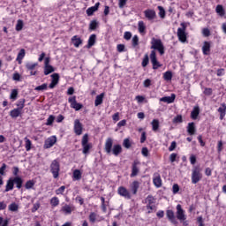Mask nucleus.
<instances>
[{"label": "nucleus", "instance_id": "obj_4", "mask_svg": "<svg viewBox=\"0 0 226 226\" xmlns=\"http://www.w3.org/2000/svg\"><path fill=\"white\" fill-rule=\"evenodd\" d=\"M176 216L177 220H179L180 223H182L184 226H188L189 222L186 221V215L185 214V210L183 209V207L181 205H177V212Z\"/></svg>", "mask_w": 226, "mask_h": 226}, {"label": "nucleus", "instance_id": "obj_11", "mask_svg": "<svg viewBox=\"0 0 226 226\" xmlns=\"http://www.w3.org/2000/svg\"><path fill=\"white\" fill-rule=\"evenodd\" d=\"M117 193L120 197H124V199H127L129 200L132 199V192H130V191L124 186L118 187Z\"/></svg>", "mask_w": 226, "mask_h": 226}, {"label": "nucleus", "instance_id": "obj_6", "mask_svg": "<svg viewBox=\"0 0 226 226\" xmlns=\"http://www.w3.org/2000/svg\"><path fill=\"white\" fill-rule=\"evenodd\" d=\"M49 169L54 179H57V177H59V171L61 170V164H59V161L53 160Z\"/></svg>", "mask_w": 226, "mask_h": 226}, {"label": "nucleus", "instance_id": "obj_36", "mask_svg": "<svg viewBox=\"0 0 226 226\" xmlns=\"http://www.w3.org/2000/svg\"><path fill=\"white\" fill-rule=\"evenodd\" d=\"M73 177L76 181H79V179H82V172L79 170H75L73 171Z\"/></svg>", "mask_w": 226, "mask_h": 226}, {"label": "nucleus", "instance_id": "obj_40", "mask_svg": "<svg viewBox=\"0 0 226 226\" xmlns=\"http://www.w3.org/2000/svg\"><path fill=\"white\" fill-rule=\"evenodd\" d=\"M50 205H51L53 207H57V206H59V198H57V197H53V198L50 200Z\"/></svg>", "mask_w": 226, "mask_h": 226}, {"label": "nucleus", "instance_id": "obj_12", "mask_svg": "<svg viewBox=\"0 0 226 226\" xmlns=\"http://www.w3.org/2000/svg\"><path fill=\"white\" fill-rule=\"evenodd\" d=\"M56 142H57V137L51 136L48 138L44 143L45 149H50V147H52L56 144Z\"/></svg>", "mask_w": 226, "mask_h": 226}, {"label": "nucleus", "instance_id": "obj_27", "mask_svg": "<svg viewBox=\"0 0 226 226\" xmlns=\"http://www.w3.org/2000/svg\"><path fill=\"white\" fill-rule=\"evenodd\" d=\"M99 7H100V3H96L94 6H92L87 10V15H88V17H91V15H93L94 11H98Z\"/></svg>", "mask_w": 226, "mask_h": 226}, {"label": "nucleus", "instance_id": "obj_15", "mask_svg": "<svg viewBox=\"0 0 226 226\" xmlns=\"http://www.w3.org/2000/svg\"><path fill=\"white\" fill-rule=\"evenodd\" d=\"M84 130V127L82 125V123H80V120L76 119L74 121V133L77 135H80Z\"/></svg>", "mask_w": 226, "mask_h": 226}, {"label": "nucleus", "instance_id": "obj_60", "mask_svg": "<svg viewBox=\"0 0 226 226\" xmlns=\"http://www.w3.org/2000/svg\"><path fill=\"white\" fill-rule=\"evenodd\" d=\"M141 154H143L145 157L149 156V150L147 147H143L141 150Z\"/></svg>", "mask_w": 226, "mask_h": 226}, {"label": "nucleus", "instance_id": "obj_38", "mask_svg": "<svg viewBox=\"0 0 226 226\" xmlns=\"http://www.w3.org/2000/svg\"><path fill=\"white\" fill-rule=\"evenodd\" d=\"M155 199L154 197L148 195L146 199H145V204L147 205H153L155 202Z\"/></svg>", "mask_w": 226, "mask_h": 226}, {"label": "nucleus", "instance_id": "obj_10", "mask_svg": "<svg viewBox=\"0 0 226 226\" xmlns=\"http://www.w3.org/2000/svg\"><path fill=\"white\" fill-rule=\"evenodd\" d=\"M150 60L152 63L153 70H158V68H162V64L156 58V51L152 50L150 53Z\"/></svg>", "mask_w": 226, "mask_h": 226}, {"label": "nucleus", "instance_id": "obj_54", "mask_svg": "<svg viewBox=\"0 0 226 226\" xmlns=\"http://www.w3.org/2000/svg\"><path fill=\"white\" fill-rule=\"evenodd\" d=\"M128 0H118V8L123 9L126 6Z\"/></svg>", "mask_w": 226, "mask_h": 226}, {"label": "nucleus", "instance_id": "obj_22", "mask_svg": "<svg viewBox=\"0 0 226 226\" xmlns=\"http://www.w3.org/2000/svg\"><path fill=\"white\" fill-rule=\"evenodd\" d=\"M71 41L74 45V47H76V49H79L80 45H82V39H80V37H79L78 35L72 36Z\"/></svg>", "mask_w": 226, "mask_h": 226}, {"label": "nucleus", "instance_id": "obj_56", "mask_svg": "<svg viewBox=\"0 0 226 226\" xmlns=\"http://www.w3.org/2000/svg\"><path fill=\"white\" fill-rule=\"evenodd\" d=\"M17 96H19L17 89L12 90L11 93V100H17Z\"/></svg>", "mask_w": 226, "mask_h": 226}, {"label": "nucleus", "instance_id": "obj_5", "mask_svg": "<svg viewBox=\"0 0 226 226\" xmlns=\"http://www.w3.org/2000/svg\"><path fill=\"white\" fill-rule=\"evenodd\" d=\"M182 27L177 28V36L181 43L188 41V34H186V25L181 23Z\"/></svg>", "mask_w": 226, "mask_h": 226}, {"label": "nucleus", "instance_id": "obj_26", "mask_svg": "<svg viewBox=\"0 0 226 226\" xmlns=\"http://www.w3.org/2000/svg\"><path fill=\"white\" fill-rule=\"evenodd\" d=\"M10 116L11 117H12V119H17V117H19V116H22V111L20 109H19L18 108L11 110L10 112Z\"/></svg>", "mask_w": 226, "mask_h": 226}, {"label": "nucleus", "instance_id": "obj_14", "mask_svg": "<svg viewBox=\"0 0 226 226\" xmlns=\"http://www.w3.org/2000/svg\"><path fill=\"white\" fill-rule=\"evenodd\" d=\"M69 103L71 104L72 109H74L75 110H80L83 107L82 104L77 102V97L75 96L69 98Z\"/></svg>", "mask_w": 226, "mask_h": 226}, {"label": "nucleus", "instance_id": "obj_9", "mask_svg": "<svg viewBox=\"0 0 226 226\" xmlns=\"http://www.w3.org/2000/svg\"><path fill=\"white\" fill-rule=\"evenodd\" d=\"M56 69L52 65H50V57L47 56L44 58V75H50V73H54Z\"/></svg>", "mask_w": 226, "mask_h": 226}, {"label": "nucleus", "instance_id": "obj_29", "mask_svg": "<svg viewBox=\"0 0 226 226\" xmlns=\"http://www.w3.org/2000/svg\"><path fill=\"white\" fill-rule=\"evenodd\" d=\"M138 30L140 34H146V24H144V21H139Z\"/></svg>", "mask_w": 226, "mask_h": 226}, {"label": "nucleus", "instance_id": "obj_47", "mask_svg": "<svg viewBox=\"0 0 226 226\" xmlns=\"http://www.w3.org/2000/svg\"><path fill=\"white\" fill-rule=\"evenodd\" d=\"M49 87V85L47 83H44L41 86H38L35 87V91H46V89Z\"/></svg>", "mask_w": 226, "mask_h": 226}, {"label": "nucleus", "instance_id": "obj_32", "mask_svg": "<svg viewBox=\"0 0 226 226\" xmlns=\"http://www.w3.org/2000/svg\"><path fill=\"white\" fill-rule=\"evenodd\" d=\"M152 124V130L153 132H156L160 129V120L159 119H154L151 123Z\"/></svg>", "mask_w": 226, "mask_h": 226}, {"label": "nucleus", "instance_id": "obj_61", "mask_svg": "<svg viewBox=\"0 0 226 226\" xmlns=\"http://www.w3.org/2000/svg\"><path fill=\"white\" fill-rule=\"evenodd\" d=\"M177 158V154L173 153L170 155V161L171 162V163H174Z\"/></svg>", "mask_w": 226, "mask_h": 226}, {"label": "nucleus", "instance_id": "obj_57", "mask_svg": "<svg viewBox=\"0 0 226 226\" xmlns=\"http://www.w3.org/2000/svg\"><path fill=\"white\" fill-rule=\"evenodd\" d=\"M202 34H203V36L207 38V36H211V31L208 30V28H203L202 29Z\"/></svg>", "mask_w": 226, "mask_h": 226}, {"label": "nucleus", "instance_id": "obj_51", "mask_svg": "<svg viewBox=\"0 0 226 226\" xmlns=\"http://www.w3.org/2000/svg\"><path fill=\"white\" fill-rule=\"evenodd\" d=\"M158 10H159V17H161V19H165V9H163V7L162 6H158Z\"/></svg>", "mask_w": 226, "mask_h": 226}, {"label": "nucleus", "instance_id": "obj_52", "mask_svg": "<svg viewBox=\"0 0 226 226\" xmlns=\"http://www.w3.org/2000/svg\"><path fill=\"white\" fill-rule=\"evenodd\" d=\"M124 147H125L126 149H130L132 147V143L130 142L129 139H124Z\"/></svg>", "mask_w": 226, "mask_h": 226}, {"label": "nucleus", "instance_id": "obj_46", "mask_svg": "<svg viewBox=\"0 0 226 226\" xmlns=\"http://www.w3.org/2000/svg\"><path fill=\"white\" fill-rule=\"evenodd\" d=\"M164 80H172V72L168 71L163 74Z\"/></svg>", "mask_w": 226, "mask_h": 226}, {"label": "nucleus", "instance_id": "obj_63", "mask_svg": "<svg viewBox=\"0 0 226 226\" xmlns=\"http://www.w3.org/2000/svg\"><path fill=\"white\" fill-rule=\"evenodd\" d=\"M117 52H124V44H118L117 46Z\"/></svg>", "mask_w": 226, "mask_h": 226}, {"label": "nucleus", "instance_id": "obj_8", "mask_svg": "<svg viewBox=\"0 0 226 226\" xmlns=\"http://www.w3.org/2000/svg\"><path fill=\"white\" fill-rule=\"evenodd\" d=\"M81 146L83 147V154H87L90 149L93 147V145L89 143V135L85 134L81 139Z\"/></svg>", "mask_w": 226, "mask_h": 226}, {"label": "nucleus", "instance_id": "obj_41", "mask_svg": "<svg viewBox=\"0 0 226 226\" xmlns=\"http://www.w3.org/2000/svg\"><path fill=\"white\" fill-rule=\"evenodd\" d=\"M36 66H38V63H34V64L28 63L26 64V70H28V72L34 71V68H36Z\"/></svg>", "mask_w": 226, "mask_h": 226}, {"label": "nucleus", "instance_id": "obj_35", "mask_svg": "<svg viewBox=\"0 0 226 226\" xmlns=\"http://www.w3.org/2000/svg\"><path fill=\"white\" fill-rule=\"evenodd\" d=\"M215 11L218 13V15H220V17H223V15H225V10L223 9L222 5H217Z\"/></svg>", "mask_w": 226, "mask_h": 226}, {"label": "nucleus", "instance_id": "obj_2", "mask_svg": "<svg viewBox=\"0 0 226 226\" xmlns=\"http://www.w3.org/2000/svg\"><path fill=\"white\" fill-rule=\"evenodd\" d=\"M23 183L24 180L20 177H11L7 181L5 192H11V190H13V186H15V185L16 188H18V190H20V188H22Z\"/></svg>", "mask_w": 226, "mask_h": 226}, {"label": "nucleus", "instance_id": "obj_31", "mask_svg": "<svg viewBox=\"0 0 226 226\" xmlns=\"http://www.w3.org/2000/svg\"><path fill=\"white\" fill-rule=\"evenodd\" d=\"M24 57H26V49H21L17 56V61L19 63V64L20 63H22V60L24 59Z\"/></svg>", "mask_w": 226, "mask_h": 226}, {"label": "nucleus", "instance_id": "obj_28", "mask_svg": "<svg viewBox=\"0 0 226 226\" xmlns=\"http://www.w3.org/2000/svg\"><path fill=\"white\" fill-rule=\"evenodd\" d=\"M195 123H189L187 125V132L189 133V135H195Z\"/></svg>", "mask_w": 226, "mask_h": 226}, {"label": "nucleus", "instance_id": "obj_50", "mask_svg": "<svg viewBox=\"0 0 226 226\" xmlns=\"http://www.w3.org/2000/svg\"><path fill=\"white\" fill-rule=\"evenodd\" d=\"M9 211H19V205H17V203H11V205H9Z\"/></svg>", "mask_w": 226, "mask_h": 226}, {"label": "nucleus", "instance_id": "obj_23", "mask_svg": "<svg viewBox=\"0 0 226 226\" xmlns=\"http://www.w3.org/2000/svg\"><path fill=\"white\" fill-rule=\"evenodd\" d=\"M174 100H176V94H171V96L162 97L160 102H163L164 103H174Z\"/></svg>", "mask_w": 226, "mask_h": 226}, {"label": "nucleus", "instance_id": "obj_24", "mask_svg": "<svg viewBox=\"0 0 226 226\" xmlns=\"http://www.w3.org/2000/svg\"><path fill=\"white\" fill-rule=\"evenodd\" d=\"M153 183L156 188H162V177H160L158 174H155L153 178Z\"/></svg>", "mask_w": 226, "mask_h": 226}, {"label": "nucleus", "instance_id": "obj_58", "mask_svg": "<svg viewBox=\"0 0 226 226\" xmlns=\"http://www.w3.org/2000/svg\"><path fill=\"white\" fill-rule=\"evenodd\" d=\"M203 94H206V96H211L213 94V89L207 87L204 89Z\"/></svg>", "mask_w": 226, "mask_h": 226}, {"label": "nucleus", "instance_id": "obj_49", "mask_svg": "<svg viewBox=\"0 0 226 226\" xmlns=\"http://www.w3.org/2000/svg\"><path fill=\"white\" fill-rule=\"evenodd\" d=\"M96 27H98V22L96 20L91 21L90 25H89V29L91 31H94V29H96Z\"/></svg>", "mask_w": 226, "mask_h": 226}, {"label": "nucleus", "instance_id": "obj_39", "mask_svg": "<svg viewBox=\"0 0 226 226\" xmlns=\"http://www.w3.org/2000/svg\"><path fill=\"white\" fill-rule=\"evenodd\" d=\"M147 64H149V55L145 54L141 65L143 68H146V66H147Z\"/></svg>", "mask_w": 226, "mask_h": 226}, {"label": "nucleus", "instance_id": "obj_7", "mask_svg": "<svg viewBox=\"0 0 226 226\" xmlns=\"http://www.w3.org/2000/svg\"><path fill=\"white\" fill-rule=\"evenodd\" d=\"M202 179V173L200 166H195L192 169V185H197L199 181Z\"/></svg>", "mask_w": 226, "mask_h": 226}, {"label": "nucleus", "instance_id": "obj_43", "mask_svg": "<svg viewBox=\"0 0 226 226\" xmlns=\"http://www.w3.org/2000/svg\"><path fill=\"white\" fill-rule=\"evenodd\" d=\"M31 146H33V143L31 142V139L25 138V147L26 151H31Z\"/></svg>", "mask_w": 226, "mask_h": 226}, {"label": "nucleus", "instance_id": "obj_44", "mask_svg": "<svg viewBox=\"0 0 226 226\" xmlns=\"http://www.w3.org/2000/svg\"><path fill=\"white\" fill-rule=\"evenodd\" d=\"M96 218H98V214L92 212L89 215V222H91V223H94V222H96Z\"/></svg>", "mask_w": 226, "mask_h": 226}, {"label": "nucleus", "instance_id": "obj_45", "mask_svg": "<svg viewBox=\"0 0 226 226\" xmlns=\"http://www.w3.org/2000/svg\"><path fill=\"white\" fill-rule=\"evenodd\" d=\"M24 27V21L22 19H19L16 24V31H22Z\"/></svg>", "mask_w": 226, "mask_h": 226}, {"label": "nucleus", "instance_id": "obj_1", "mask_svg": "<svg viewBox=\"0 0 226 226\" xmlns=\"http://www.w3.org/2000/svg\"><path fill=\"white\" fill-rule=\"evenodd\" d=\"M114 140L111 139V138H108L106 139L104 149L107 154H110L112 153L115 156H119L121 153H123V147L121 145H114ZM113 146V148H112Z\"/></svg>", "mask_w": 226, "mask_h": 226}, {"label": "nucleus", "instance_id": "obj_42", "mask_svg": "<svg viewBox=\"0 0 226 226\" xmlns=\"http://www.w3.org/2000/svg\"><path fill=\"white\" fill-rule=\"evenodd\" d=\"M35 185L34 180H28L26 181V185H25V188L26 190H31V188H34Z\"/></svg>", "mask_w": 226, "mask_h": 226}, {"label": "nucleus", "instance_id": "obj_18", "mask_svg": "<svg viewBox=\"0 0 226 226\" xmlns=\"http://www.w3.org/2000/svg\"><path fill=\"white\" fill-rule=\"evenodd\" d=\"M139 188H140V182L135 180L130 185V190L132 195H135L139 192Z\"/></svg>", "mask_w": 226, "mask_h": 226}, {"label": "nucleus", "instance_id": "obj_17", "mask_svg": "<svg viewBox=\"0 0 226 226\" xmlns=\"http://www.w3.org/2000/svg\"><path fill=\"white\" fill-rule=\"evenodd\" d=\"M72 211H75V207L73 205L65 204L61 208V212L64 213V215H72Z\"/></svg>", "mask_w": 226, "mask_h": 226}, {"label": "nucleus", "instance_id": "obj_21", "mask_svg": "<svg viewBox=\"0 0 226 226\" xmlns=\"http://www.w3.org/2000/svg\"><path fill=\"white\" fill-rule=\"evenodd\" d=\"M202 52L204 56H209L211 53V42L204 41L202 46Z\"/></svg>", "mask_w": 226, "mask_h": 226}, {"label": "nucleus", "instance_id": "obj_37", "mask_svg": "<svg viewBox=\"0 0 226 226\" xmlns=\"http://www.w3.org/2000/svg\"><path fill=\"white\" fill-rule=\"evenodd\" d=\"M218 112H220L221 114V119H223V117H225V112H226V104L222 103V107H220L218 109Z\"/></svg>", "mask_w": 226, "mask_h": 226}, {"label": "nucleus", "instance_id": "obj_48", "mask_svg": "<svg viewBox=\"0 0 226 226\" xmlns=\"http://www.w3.org/2000/svg\"><path fill=\"white\" fill-rule=\"evenodd\" d=\"M55 119H56V117H54L53 115H50L47 119V123H46L47 126H52Z\"/></svg>", "mask_w": 226, "mask_h": 226}, {"label": "nucleus", "instance_id": "obj_33", "mask_svg": "<svg viewBox=\"0 0 226 226\" xmlns=\"http://www.w3.org/2000/svg\"><path fill=\"white\" fill-rule=\"evenodd\" d=\"M199 114H200V109H199V107H195L191 112L192 119H197V117H199Z\"/></svg>", "mask_w": 226, "mask_h": 226}, {"label": "nucleus", "instance_id": "obj_55", "mask_svg": "<svg viewBox=\"0 0 226 226\" xmlns=\"http://www.w3.org/2000/svg\"><path fill=\"white\" fill-rule=\"evenodd\" d=\"M132 47H137L139 45V36L134 35L132 40Z\"/></svg>", "mask_w": 226, "mask_h": 226}, {"label": "nucleus", "instance_id": "obj_64", "mask_svg": "<svg viewBox=\"0 0 226 226\" xmlns=\"http://www.w3.org/2000/svg\"><path fill=\"white\" fill-rule=\"evenodd\" d=\"M124 40H132V34L130 33V32H125L124 34Z\"/></svg>", "mask_w": 226, "mask_h": 226}, {"label": "nucleus", "instance_id": "obj_3", "mask_svg": "<svg viewBox=\"0 0 226 226\" xmlns=\"http://www.w3.org/2000/svg\"><path fill=\"white\" fill-rule=\"evenodd\" d=\"M151 49H153V50H158L161 56L165 54V46H163V42L160 39L152 38Z\"/></svg>", "mask_w": 226, "mask_h": 226}, {"label": "nucleus", "instance_id": "obj_34", "mask_svg": "<svg viewBox=\"0 0 226 226\" xmlns=\"http://www.w3.org/2000/svg\"><path fill=\"white\" fill-rule=\"evenodd\" d=\"M17 109H19V110H21V112H22V110L24 109V107H26V99H20L19 101H18V102H17Z\"/></svg>", "mask_w": 226, "mask_h": 226}, {"label": "nucleus", "instance_id": "obj_62", "mask_svg": "<svg viewBox=\"0 0 226 226\" xmlns=\"http://www.w3.org/2000/svg\"><path fill=\"white\" fill-rule=\"evenodd\" d=\"M176 147H177V143H176V141H172L171 145L169 147V151H174V149H176Z\"/></svg>", "mask_w": 226, "mask_h": 226}, {"label": "nucleus", "instance_id": "obj_13", "mask_svg": "<svg viewBox=\"0 0 226 226\" xmlns=\"http://www.w3.org/2000/svg\"><path fill=\"white\" fill-rule=\"evenodd\" d=\"M139 165H140V162L139 161H134L132 162L131 177H135V176H138L139 172H140Z\"/></svg>", "mask_w": 226, "mask_h": 226}, {"label": "nucleus", "instance_id": "obj_16", "mask_svg": "<svg viewBox=\"0 0 226 226\" xmlns=\"http://www.w3.org/2000/svg\"><path fill=\"white\" fill-rule=\"evenodd\" d=\"M144 15L147 20H154L156 19V11L153 9L144 11Z\"/></svg>", "mask_w": 226, "mask_h": 226}, {"label": "nucleus", "instance_id": "obj_25", "mask_svg": "<svg viewBox=\"0 0 226 226\" xmlns=\"http://www.w3.org/2000/svg\"><path fill=\"white\" fill-rule=\"evenodd\" d=\"M103 98H105V93H102L95 97V101H94L95 107H98L99 105H102V103H103Z\"/></svg>", "mask_w": 226, "mask_h": 226}, {"label": "nucleus", "instance_id": "obj_20", "mask_svg": "<svg viewBox=\"0 0 226 226\" xmlns=\"http://www.w3.org/2000/svg\"><path fill=\"white\" fill-rule=\"evenodd\" d=\"M51 83L49 84V89H54L57 84H59V75L57 73H54L51 75Z\"/></svg>", "mask_w": 226, "mask_h": 226}, {"label": "nucleus", "instance_id": "obj_53", "mask_svg": "<svg viewBox=\"0 0 226 226\" xmlns=\"http://www.w3.org/2000/svg\"><path fill=\"white\" fill-rule=\"evenodd\" d=\"M64 190H66V186L62 185L60 188L56 190V195H63V193H64Z\"/></svg>", "mask_w": 226, "mask_h": 226}, {"label": "nucleus", "instance_id": "obj_19", "mask_svg": "<svg viewBox=\"0 0 226 226\" xmlns=\"http://www.w3.org/2000/svg\"><path fill=\"white\" fill-rule=\"evenodd\" d=\"M166 216L170 220L173 225H177V219H176V215H174V211L167 210Z\"/></svg>", "mask_w": 226, "mask_h": 226}, {"label": "nucleus", "instance_id": "obj_59", "mask_svg": "<svg viewBox=\"0 0 226 226\" xmlns=\"http://www.w3.org/2000/svg\"><path fill=\"white\" fill-rule=\"evenodd\" d=\"M173 123H183V116L177 115L174 119Z\"/></svg>", "mask_w": 226, "mask_h": 226}, {"label": "nucleus", "instance_id": "obj_30", "mask_svg": "<svg viewBox=\"0 0 226 226\" xmlns=\"http://www.w3.org/2000/svg\"><path fill=\"white\" fill-rule=\"evenodd\" d=\"M96 43V34L90 35L88 39L87 49H91Z\"/></svg>", "mask_w": 226, "mask_h": 226}]
</instances>
